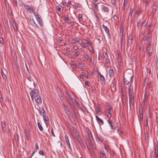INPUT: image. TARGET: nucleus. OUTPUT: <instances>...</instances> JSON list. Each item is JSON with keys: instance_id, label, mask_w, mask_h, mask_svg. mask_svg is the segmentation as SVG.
Returning a JSON list of instances; mask_svg holds the SVG:
<instances>
[{"instance_id": "obj_51", "label": "nucleus", "mask_w": 158, "mask_h": 158, "mask_svg": "<svg viewBox=\"0 0 158 158\" xmlns=\"http://www.w3.org/2000/svg\"><path fill=\"white\" fill-rule=\"evenodd\" d=\"M106 58V62L107 64H110V61L109 60V59L108 58V56H107Z\"/></svg>"}, {"instance_id": "obj_56", "label": "nucleus", "mask_w": 158, "mask_h": 158, "mask_svg": "<svg viewBox=\"0 0 158 158\" xmlns=\"http://www.w3.org/2000/svg\"><path fill=\"white\" fill-rule=\"evenodd\" d=\"M65 139L66 143H69V142L68 136L67 135H65Z\"/></svg>"}, {"instance_id": "obj_16", "label": "nucleus", "mask_w": 158, "mask_h": 158, "mask_svg": "<svg viewBox=\"0 0 158 158\" xmlns=\"http://www.w3.org/2000/svg\"><path fill=\"white\" fill-rule=\"evenodd\" d=\"M102 26L104 29V30L105 31V32L108 35L110 36V33L109 32V29L106 26L104 25V24H103L102 25Z\"/></svg>"}, {"instance_id": "obj_28", "label": "nucleus", "mask_w": 158, "mask_h": 158, "mask_svg": "<svg viewBox=\"0 0 158 158\" xmlns=\"http://www.w3.org/2000/svg\"><path fill=\"white\" fill-rule=\"evenodd\" d=\"M25 134L26 139L28 140L29 139V133L27 129L25 130Z\"/></svg>"}, {"instance_id": "obj_40", "label": "nucleus", "mask_w": 158, "mask_h": 158, "mask_svg": "<svg viewBox=\"0 0 158 158\" xmlns=\"http://www.w3.org/2000/svg\"><path fill=\"white\" fill-rule=\"evenodd\" d=\"M86 43L87 45H88L91 48L93 49V47H92V43L90 42V40H89L88 41H87V42H86Z\"/></svg>"}, {"instance_id": "obj_26", "label": "nucleus", "mask_w": 158, "mask_h": 158, "mask_svg": "<svg viewBox=\"0 0 158 158\" xmlns=\"http://www.w3.org/2000/svg\"><path fill=\"white\" fill-rule=\"evenodd\" d=\"M121 93L124 94H126L127 93L126 89L124 86H121Z\"/></svg>"}, {"instance_id": "obj_35", "label": "nucleus", "mask_w": 158, "mask_h": 158, "mask_svg": "<svg viewBox=\"0 0 158 158\" xmlns=\"http://www.w3.org/2000/svg\"><path fill=\"white\" fill-rule=\"evenodd\" d=\"M37 125L40 130L41 131H43V128L39 122L37 123Z\"/></svg>"}, {"instance_id": "obj_47", "label": "nucleus", "mask_w": 158, "mask_h": 158, "mask_svg": "<svg viewBox=\"0 0 158 158\" xmlns=\"http://www.w3.org/2000/svg\"><path fill=\"white\" fill-rule=\"evenodd\" d=\"M88 72L87 71H85V72H84V76L87 78H88Z\"/></svg>"}, {"instance_id": "obj_15", "label": "nucleus", "mask_w": 158, "mask_h": 158, "mask_svg": "<svg viewBox=\"0 0 158 158\" xmlns=\"http://www.w3.org/2000/svg\"><path fill=\"white\" fill-rule=\"evenodd\" d=\"M99 3L94 2V12H96L98 11V5L99 4Z\"/></svg>"}, {"instance_id": "obj_6", "label": "nucleus", "mask_w": 158, "mask_h": 158, "mask_svg": "<svg viewBox=\"0 0 158 158\" xmlns=\"http://www.w3.org/2000/svg\"><path fill=\"white\" fill-rule=\"evenodd\" d=\"M66 114L68 116L69 118L70 119V121L72 123H73V122H72V120L73 119V120L74 119V118L73 115L72 113V112L70 111L69 112H66Z\"/></svg>"}, {"instance_id": "obj_45", "label": "nucleus", "mask_w": 158, "mask_h": 158, "mask_svg": "<svg viewBox=\"0 0 158 158\" xmlns=\"http://www.w3.org/2000/svg\"><path fill=\"white\" fill-rule=\"evenodd\" d=\"M44 119L45 121H48L49 119L48 117H47L46 115L45 114V116H43Z\"/></svg>"}, {"instance_id": "obj_1", "label": "nucleus", "mask_w": 158, "mask_h": 158, "mask_svg": "<svg viewBox=\"0 0 158 158\" xmlns=\"http://www.w3.org/2000/svg\"><path fill=\"white\" fill-rule=\"evenodd\" d=\"M128 94L129 97L130 105L134 106L135 100L134 95L133 88L132 85H130L129 87Z\"/></svg>"}, {"instance_id": "obj_63", "label": "nucleus", "mask_w": 158, "mask_h": 158, "mask_svg": "<svg viewBox=\"0 0 158 158\" xmlns=\"http://www.w3.org/2000/svg\"><path fill=\"white\" fill-rule=\"evenodd\" d=\"M39 153L40 155H42V156H44V152L43 151H42V150H40L39 151Z\"/></svg>"}, {"instance_id": "obj_24", "label": "nucleus", "mask_w": 158, "mask_h": 158, "mask_svg": "<svg viewBox=\"0 0 158 158\" xmlns=\"http://www.w3.org/2000/svg\"><path fill=\"white\" fill-rule=\"evenodd\" d=\"M1 125L3 131H6V127L5 123L3 122H1Z\"/></svg>"}, {"instance_id": "obj_50", "label": "nucleus", "mask_w": 158, "mask_h": 158, "mask_svg": "<svg viewBox=\"0 0 158 158\" xmlns=\"http://www.w3.org/2000/svg\"><path fill=\"white\" fill-rule=\"evenodd\" d=\"M14 138L16 141H19V137L17 135L15 134L14 135Z\"/></svg>"}, {"instance_id": "obj_4", "label": "nucleus", "mask_w": 158, "mask_h": 158, "mask_svg": "<svg viewBox=\"0 0 158 158\" xmlns=\"http://www.w3.org/2000/svg\"><path fill=\"white\" fill-rule=\"evenodd\" d=\"M33 14L40 25L41 26H43L44 24L43 20L41 17L40 16V15L35 12H34Z\"/></svg>"}, {"instance_id": "obj_19", "label": "nucleus", "mask_w": 158, "mask_h": 158, "mask_svg": "<svg viewBox=\"0 0 158 158\" xmlns=\"http://www.w3.org/2000/svg\"><path fill=\"white\" fill-rule=\"evenodd\" d=\"M107 122L110 124L111 129L114 130L115 128L114 126V124L111 121H110L109 119L107 120Z\"/></svg>"}, {"instance_id": "obj_58", "label": "nucleus", "mask_w": 158, "mask_h": 158, "mask_svg": "<svg viewBox=\"0 0 158 158\" xmlns=\"http://www.w3.org/2000/svg\"><path fill=\"white\" fill-rule=\"evenodd\" d=\"M124 29L123 27H120V34H123Z\"/></svg>"}, {"instance_id": "obj_2", "label": "nucleus", "mask_w": 158, "mask_h": 158, "mask_svg": "<svg viewBox=\"0 0 158 158\" xmlns=\"http://www.w3.org/2000/svg\"><path fill=\"white\" fill-rule=\"evenodd\" d=\"M133 77V76L131 73L128 74L127 75H126V77L124 78V82L127 85L130 84V82L132 81L131 78Z\"/></svg>"}, {"instance_id": "obj_54", "label": "nucleus", "mask_w": 158, "mask_h": 158, "mask_svg": "<svg viewBox=\"0 0 158 158\" xmlns=\"http://www.w3.org/2000/svg\"><path fill=\"white\" fill-rule=\"evenodd\" d=\"M90 56L86 54L84 56V57L85 59L88 60Z\"/></svg>"}, {"instance_id": "obj_64", "label": "nucleus", "mask_w": 158, "mask_h": 158, "mask_svg": "<svg viewBox=\"0 0 158 158\" xmlns=\"http://www.w3.org/2000/svg\"><path fill=\"white\" fill-rule=\"evenodd\" d=\"M155 155H158V149L157 148H155Z\"/></svg>"}, {"instance_id": "obj_53", "label": "nucleus", "mask_w": 158, "mask_h": 158, "mask_svg": "<svg viewBox=\"0 0 158 158\" xmlns=\"http://www.w3.org/2000/svg\"><path fill=\"white\" fill-rule=\"evenodd\" d=\"M150 0H147L146 1L145 3V7L146 8L147 6H149V3L150 2Z\"/></svg>"}, {"instance_id": "obj_46", "label": "nucleus", "mask_w": 158, "mask_h": 158, "mask_svg": "<svg viewBox=\"0 0 158 158\" xmlns=\"http://www.w3.org/2000/svg\"><path fill=\"white\" fill-rule=\"evenodd\" d=\"M90 142L91 144L92 148H94L95 147V144L94 140L90 141Z\"/></svg>"}, {"instance_id": "obj_17", "label": "nucleus", "mask_w": 158, "mask_h": 158, "mask_svg": "<svg viewBox=\"0 0 158 158\" xmlns=\"http://www.w3.org/2000/svg\"><path fill=\"white\" fill-rule=\"evenodd\" d=\"M35 99L36 102L38 104H41L42 103V102L41 100V97L40 95L36 97V98H35Z\"/></svg>"}, {"instance_id": "obj_7", "label": "nucleus", "mask_w": 158, "mask_h": 158, "mask_svg": "<svg viewBox=\"0 0 158 158\" xmlns=\"http://www.w3.org/2000/svg\"><path fill=\"white\" fill-rule=\"evenodd\" d=\"M30 23L31 25L35 27L38 28V25L35 23L34 20L33 18H30L29 19Z\"/></svg>"}, {"instance_id": "obj_57", "label": "nucleus", "mask_w": 158, "mask_h": 158, "mask_svg": "<svg viewBox=\"0 0 158 158\" xmlns=\"http://www.w3.org/2000/svg\"><path fill=\"white\" fill-rule=\"evenodd\" d=\"M82 15L81 14H79L78 15V19L80 21L82 20Z\"/></svg>"}, {"instance_id": "obj_33", "label": "nucleus", "mask_w": 158, "mask_h": 158, "mask_svg": "<svg viewBox=\"0 0 158 158\" xmlns=\"http://www.w3.org/2000/svg\"><path fill=\"white\" fill-rule=\"evenodd\" d=\"M149 138V134L148 132L146 131L145 133V140L146 143L148 142Z\"/></svg>"}, {"instance_id": "obj_20", "label": "nucleus", "mask_w": 158, "mask_h": 158, "mask_svg": "<svg viewBox=\"0 0 158 158\" xmlns=\"http://www.w3.org/2000/svg\"><path fill=\"white\" fill-rule=\"evenodd\" d=\"M27 7L26 8V9L27 10H30V12H33L35 10L34 8L32 6H29L28 5L26 6Z\"/></svg>"}, {"instance_id": "obj_23", "label": "nucleus", "mask_w": 158, "mask_h": 158, "mask_svg": "<svg viewBox=\"0 0 158 158\" xmlns=\"http://www.w3.org/2000/svg\"><path fill=\"white\" fill-rule=\"evenodd\" d=\"M151 44L147 43L146 45V49L145 51H148L151 49Z\"/></svg>"}, {"instance_id": "obj_48", "label": "nucleus", "mask_w": 158, "mask_h": 158, "mask_svg": "<svg viewBox=\"0 0 158 158\" xmlns=\"http://www.w3.org/2000/svg\"><path fill=\"white\" fill-rule=\"evenodd\" d=\"M88 137L90 142L93 140V137L91 135H88Z\"/></svg>"}, {"instance_id": "obj_25", "label": "nucleus", "mask_w": 158, "mask_h": 158, "mask_svg": "<svg viewBox=\"0 0 158 158\" xmlns=\"http://www.w3.org/2000/svg\"><path fill=\"white\" fill-rule=\"evenodd\" d=\"M127 101V98L125 97L124 98H122V104L123 106L126 105V103Z\"/></svg>"}, {"instance_id": "obj_5", "label": "nucleus", "mask_w": 158, "mask_h": 158, "mask_svg": "<svg viewBox=\"0 0 158 158\" xmlns=\"http://www.w3.org/2000/svg\"><path fill=\"white\" fill-rule=\"evenodd\" d=\"M133 41V37L132 34H130L129 36L127 37V45L128 47L129 46H131Z\"/></svg>"}, {"instance_id": "obj_22", "label": "nucleus", "mask_w": 158, "mask_h": 158, "mask_svg": "<svg viewBox=\"0 0 158 158\" xmlns=\"http://www.w3.org/2000/svg\"><path fill=\"white\" fill-rule=\"evenodd\" d=\"M39 111L41 115L42 116H45L46 114V112L43 108H41L39 110Z\"/></svg>"}, {"instance_id": "obj_39", "label": "nucleus", "mask_w": 158, "mask_h": 158, "mask_svg": "<svg viewBox=\"0 0 158 158\" xmlns=\"http://www.w3.org/2000/svg\"><path fill=\"white\" fill-rule=\"evenodd\" d=\"M105 112L106 113L107 117L109 118H110L111 117L112 115L110 112Z\"/></svg>"}, {"instance_id": "obj_32", "label": "nucleus", "mask_w": 158, "mask_h": 158, "mask_svg": "<svg viewBox=\"0 0 158 158\" xmlns=\"http://www.w3.org/2000/svg\"><path fill=\"white\" fill-rule=\"evenodd\" d=\"M12 26L13 28L15 31H16L17 30L18 28L16 26V23L15 21H13L12 22Z\"/></svg>"}, {"instance_id": "obj_10", "label": "nucleus", "mask_w": 158, "mask_h": 158, "mask_svg": "<svg viewBox=\"0 0 158 158\" xmlns=\"http://www.w3.org/2000/svg\"><path fill=\"white\" fill-rule=\"evenodd\" d=\"M99 156L100 158H106V154L103 150H102L99 152Z\"/></svg>"}, {"instance_id": "obj_8", "label": "nucleus", "mask_w": 158, "mask_h": 158, "mask_svg": "<svg viewBox=\"0 0 158 158\" xmlns=\"http://www.w3.org/2000/svg\"><path fill=\"white\" fill-rule=\"evenodd\" d=\"M152 15H155L156 13L157 10H158V6L156 4H155V3L154 4V5L152 6Z\"/></svg>"}, {"instance_id": "obj_52", "label": "nucleus", "mask_w": 158, "mask_h": 158, "mask_svg": "<svg viewBox=\"0 0 158 158\" xmlns=\"http://www.w3.org/2000/svg\"><path fill=\"white\" fill-rule=\"evenodd\" d=\"M127 2H123V10H125L126 9V7L127 5Z\"/></svg>"}, {"instance_id": "obj_30", "label": "nucleus", "mask_w": 158, "mask_h": 158, "mask_svg": "<svg viewBox=\"0 0 158 158\" xmlns=\"http://www.w3.org/2000/svg\"><path fill=\"white\" fill-rule=\"evenodd\" d=\"M101 108L100 105L98 104H97L96 110L97 113H99L101 111Z\"/></svg>"}, {"instance_id": "obj_31", "label": "nucleus", "mask_w": 158, "mask_h": 158, "mask_svg": "<svg viewBox=\"0 0 158 158\" xmlns=\"http://www.w3.org/2000/svg\"><path fill=\"white\" fill-rule=\"evenodd\" d=\"M97 139L101 142H102L104 140L103 137L100 135H98L97 136Z\"/></svg>"}, {"instance_id": "obj_21", "label": "nucleus", "mask_w": 158, "mask_h": 158, "mask_svg": "<svg viewBox=\"0 0 158 158\" xmlns=\"http://www.w3.org/2000/svg\"><path fill=\"white\" fill-rule=\"evenodd\" d=\"M1 74L3 80L6 81L7 80V77L6 75L3 72L2 69L1 70Z\"/></svg>"}, {"instance_id": "obj_9", "label": "nucleus", "mask_w": 158, "mask_h": 158, "mask_svg": "<svg viewBox=\"0 0 158 158\" xmlns=\"http://www.w3.org/2000/svg\"><path fill=\"white\" fill-rule=\"evenodd\" d=\"M98 77H99L100 78V80L101 82V83L102 84L104 83L105 81L104 77L100 73V72H98Z\"/></svg>"}, {"instance_id": "obj_59", "label": "nucleus", "mask_w": 158, "mask_h": 158, "mask_svg": "<svg viewBox=\"0 0 158 158\" xmlns=\"http://www.w3.org/2000/svg\"><path fill=\"white\" fill-rule=\"evenodd\" d=\"M77 140L78 141V140H81L82 139L81 138L80 135H78L76 138Z\"/></svg>"}, {"instance_id": "obj_42", "label": "nucleus", "mask_w": 158, "mask_h": 158, "mask_svg": "<svg viewBox=\"0 0 158 158\" xmlns=\"http://www.w3.org/2000/svg\"><path fill=\"white\" fill-rule=\"evenodd\" d=\"M105 148L107 152L109 150V145L107 143L105 145Z\"/></svg>"}, {"instance_id": "obj_62", "label": "nucleus", "mask_w": 158, "mask_h": 158, "mask_svg": "<svg viewBox=\"0 0 158 158\" xmlns=\"http://www.w3.org/2000/svg\"><path fill=\"white\" fill-rule=\"evenodd\" d=\"M139 114H143V108L140 107L139 110Z\"/></svg>"}, {"instance_id": "obj_43", "label": "nucleus", "mask_w": 158, "mask_h": 158, "mask_svg": "<svg viewBox=\"0 0 158 158\" xmlns=\"http://www.w3.org/2000/svg\"><path fill=\"white\" fill-rule=\"evenodd\" d=\"M74 99H73L72 97L69 99V100H68L70 104L73 103V101H74Z\"/></svg>"}, {"instance_id": "obj_49", "label": "nucleus", "mask_w": 158, "mask_h": 158, "mask_svg": "<svg viewBox=\"0 0 158 158\" xmlns=\"http://www.w3.org/2000/svg\"><path fill=\"white\" fill-rule=\"evenodd\" d=\"M102 9L103 10H104L105 11H108L109 10L108 8L107 7H106V6H103Z\"/></svg>"}, {"instance_id": "obj_41", "label": "nucleus", "mask_w": 158, "mask_h": 158, "mask_svg": "<svg viewBox=\"0 0 158 158\" xmlns=\"http://www.w3.org/2000/svg\"><path fill=\"white\" fill-rule=\"evenodd\" d=\"M74 113H75V115H76V116L77 117H78L79 116V114L78 113V111L77 110V109L75 110H74Z\"/></svg>"}, {"instance_id": "obj_44", "label": "nucleus", "mask_w": 158, "mask_h": 158, "mask_svg": "<svg viewBox=\"0 0 158 158\" xmlns=\"http://www.w3.org/2000/svg\"><path fill=\"white\" fill-rule=\"evenodd\" d=\"M73 6L74 7L75 9H77L78 8H80V5L78 4H76L73 5Z\"/></svg>"}, {"instance_id": "obj_13", "label": "nucleus", "mask_w": 158, "mask_h": 158, "mask_svg": "<svg viewBox=\"0 0 158 158\" xmlns=\"http://www.w3.org/2000/svg\"><path fill=\"white\" fill-rule=\"evenodd\" d=\"M85 142L86 143V146H87V148L88 149H91L92 148V147L90 144V143L88 140V139L87 137L86 138V139L85 140Z\"/></svg>"}, {"instance_id": "obj_61", "label": "nucleus", "mask_w": 158, "mask_h": 158, "mask_svg": "<svg viewBox=\"0 0 158 158\" xmlns=\"http://www.w3.org/2000/svg\"><path fill=\"white\" fill-rule=\"evenodd\" d=\"M118 18V17L116 15H114L112 17V19L114 20H116Z\"/></svg>"}, {"instance_id": "obj_36", "label": "nucleus", "mask_w": 158, "mask_h": 158, "mask_svg": "<svg viewBox=\"0 0 158 158\" xmlns=\"http://www.w3.org/2000/svg\"><path fill=\"white\" fill-rule=\"evenodd\" d=\"M147 52V54L148 56H151L152 54V52H153V48L152 52H151L150 50L148 51H146Z\"/></svg>"}, {"instance_id": "obj_27", "label": "nucleus", "mask_w": 158, "mask_h": 158, "mask_svg": "<svg viewBox=\"0 0 158 158\" xmlns=\"http://www.w3.org/2000/svg\"><path fill=\"white\" fill-rule=\"evenodd\" d=\"M109 76L110 77H112L114 75V72L113 69H112L110 68L109 71Z\"/></svg>"}, {"instance_id": "obj_37", "label": "nucleus", "mask_w": 158, "mask_h": 158, "mask_svg": "<svg viewBox=\"0 0 158 158\" xmlns=\"http://www.w3.org/2000/svg\"><path fill=\"white\" fill-rule=\"evenodd\" d=\"M141 24V25H142V20L141 19H140V20H139L138 22V23H137V27H138V28H139Z\"/></svg>"}, {"instance_id": "obj_29", "label": "nucleus", "mask_w": 158, "mask_h": 158, "mask_svg": "<svg viewBox=\"0 0 158 158\" xmlns=\"http://www.w3.org/2000/svg\"><path fill=\"white\" fill-rule=\"evenodd\" d=\"M65 96L66 97L67 100H69V99L71 97V96L69 94L67 91H65Z\"/></svg>"}, {"instance_id": "obj_55", "label": "nucleus", "mask_w": 158, "mask_h": 158, "mask_svg": "<svg viewBox=\"0 0 158 158\" xmlns=\"http://www.w3.org/2000/svg\"><path fill=\"white\" fill-rule=\"evenodd\" d=\"M79 65V67L80 69H82L84 68V65L82 64H81L78 63Z\"/></svg>"}, {"instance_id": "obj_34", "label": "nucleus", "mask_w": 158, "mask_h": 158, "mask_svg": "<svg viewBox=\"0 0 158 158\" xmlns=\"http://www.w3.org/2000/svg\"><path fill=\"white\" fill-rule=\"evenodd\" d=\"M134 10V8H130V12L129 13V15L131 17V18L132 17V14Z\"/></svg>"}, {"instance_id": "obj_14", "label": "nucleus", "mask_w": 158, "mask_h": 158, "mask_svg": "<svg viewBox=\"0 0 158 158\" xmlns=\"http://www.w3.org/2000/svg\"><path fill=\"white\" fill-rule=\"evenodd\" d=\"M121 49H122L123 48L124 49L125 46V41L124 39H120Z\"/></svg>"}, {"instance_id": "obj_60", "label": "nucleus", "mask_w": 158, "mask_h": 158, "mask_svg": "<svg viewBox=\"0 0 158 158\" xmlns=\"http://www.w3.org/2000/svg\"><path fill=\"white\" fill-rule=\"evenodd\" d=\"M156 66L158 67V58L156 57L155 60Z\"/></svg>"}, {"instance_id": "obj_18", "label": "nucleus", "mask_w": 158, "mask_h": 158, "mask_svg": "<svg viewBox=\"0 0 158 158\" xmlns=\"http://www.w3.org/2000/svg\"><path fill=\"white\" fill-rule=\"evenodd\" d=\"M78 143L80 145L81 148L82 149L85 150V146L83 141L82 139L78 140Z\"/></svg>"}, {"instance_id": "obj_3", "label": "nucleus", "mask_w": 158, "mask_h": 158, "mask_svg": "<svg viewBox=\"0 0 158 158\" xmlns=\"http://www.w3.org/2000/svg\"><path fill=\"white\" fill-rule=\"evenodd\" d=\"M30 94L31 100L33 102L34 98L39 96L38 91L35 89L32 91Z\"/></svg>"}, {"instance_id": "obj_11", "label": "nucleus", "mask_w": 158, "mask_h": 158, "mask_svg": "<svg viewBox=\"0 0 158 158\" xmlns=\"http://www.w3.org/2000/svg\"><path fill=\"white\" fill-rule=\"evenodd\" d=\"M63 109L64 110L65 113L66 112H69L70 111V109L68 107V106L65 105L64 103L63 104Z\"/></svg>"}, {"instance_id": "obj_12", "label": "nucleus", "mask_w": 158, "mask_h": 158, "mask_svg": "<svg viewBox=\"0 0 158 158\" xmlns=\"http://www.w3.org/2000/svg\"><path fill=\"white\" fill-rule=\"evenodd\" d=\"M95 117L96 120L98 123L100 125H103L104 123L102 119L99 118L97 115H95Z\"/></svg>"}, {"instance_id": "obj_38", "label": "nucleus", "mask_w": 158, "mask_h": 158, "mask_svg": "<svg viewBox=\"0 0 158 158\" xmlns=\"http://www.w3.org/2000/svg\"><path fill=\"white\" fill-rule=\"evenodd\" d=\"M112 110V108L111 107H110L106 109L105 110V112H110Z\"/></svg>"}]
</instances>
